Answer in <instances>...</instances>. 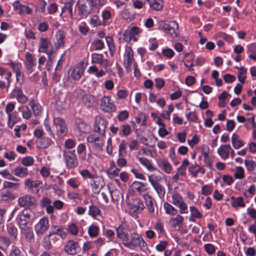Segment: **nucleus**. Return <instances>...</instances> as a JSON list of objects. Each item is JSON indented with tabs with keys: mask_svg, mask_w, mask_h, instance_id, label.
I'll list each match as a JSON object with an SVG mask.
<instances>
[{
	"mask_svg": "<svg viewBox=\"0 0 256 256\" xmlns=\"http://www.w3.org/2000/svg\"><path fill=\"white\" fill-rule=\"evenodd\" d=\"M126 247L130 249H134L139 246L141 249L144 250L146 248V244L142 236L137 233H132L130 234V238L128 237L123 244Z\"/></svg>",
	"mask_w": 256,
	"mask_h": 256,
	"instance_id": "obj_1",
	"label": "nucleus"
},
{
	"mask_svg": "<svg viewBox=\"0 0 256 256\" xmlns=\"http://www.w3.org/2000/svg\"><path fill=\"white\" fill-rule=\"evenodd\" d=\"M123 62L124 68L128 72L132 70V68L136 70V64L135 62L134 56V52L132 48L128 46H125Z\"/></svg>",
	"mask_w": 256,
	"mask_h": 256,
	"instance_id": "obj_2",
	"label": "nucleus"
},
{
	"mask_svg": "<svg viewBox=\"0 0 256 256\" xmlns=\"http://www.w3.org/2000/svg\"><path fill=\"white\" fill-rule=\"evenodd\" d=\"M62 156L68 168H74L78 166V162L75 150H64Z\"/></svg>",
	"mask_w": 256,
	"mask_h": 256,
	"instance_id": "obj_3",
	"label": "nucleus"
},
{
	"mask_svg": "<svg viewBox=\"0 0 256 256\" xmlns=\"http://www.w3.org/2000/svg\"><path fill=\"white\" fill-rule=\"evenodd\" d=\"M104 135L100 134L92 133L89 134L86 138L87 142L96 150H102L104 143Z\"/></svg>",
	"mask_w": 256,
	"mask_h": 256,
	"instance_id": "obj_4",
	"label": "nucleus"
},
{
	"mask_svg": "<svg viewBox=\"0 0 256 256\" xmlns=\"http://www.w3.org/2000/svg\"><path fill=\"white\" fill-rule=\"evenodd\" d=\"M30 216L31 212L28 210L24 209L19 212L16 218V222L20 230L26 227L27 224L30 220Z\"/></svg>",
	"mask_w": 256,
	"mask_h": 256,
	"instance_id": "obj_5",
	"label": "nucleus"
},
{
	"mask_svg": "<svg viewBox=\"0 0 256 256\" xmlns=\"http://www.w3.org/2000/svg\"><path fill=\"white\" fill-rule=\"evenodd\" d=\"M126 202L130 209L134 213L138 214L141 212L144 209V205L142 202L137 198H130L126 196Z\"/></svg>",
	"mask_w": 256,
	"mask_h": 256,
	"instance_id": "obj_6",
	"label": "nucleus"
},
{
	"mask_svg": "<svg viewBox=\"0 0 256 256\" xmlns=\"http://www.w3.org/2000/svg\"><path fill=\"white\" fill-rule=\"evenodd\" d=\"M100 106L102 110L109 113L115 112L116 109L114 104L109 96H104L102 98Z\"/></svg>",
	"mask_w": 256,
	"mask_h": 256,
	"instance_id": "obj_7",
	"label": "nucleus"
},
{
	"mask_svg": "<svg viewBox=\"0 0 256 256\" xmlns=\"http://www.w3.org/2000/svg\"><path fill=\"white\" fill-rule=\"evenodd\" d=\"M49 220L47 217L41 218L34 226V230L38 235L44 234L48 230Z\"/></svg>",
	"mask_w": 256,
	"mask_h": 256,
	"instance_id": "obj_8",
	"label": "nucleus"
},
{
	"mask_svg": "<svg viewBox=\"0 0 256 256\" xmlns=\"http://www.w3.org/2000/svg\"><path fill=\"white\" fill-rule=\"evenodd\" d=\"M18 203L20 207L30 208L35 205L36 199L30 195L26 194L20 197Z\"/></svg>",
	"mask_w": 256,
	"mask_h": 256,
	"instance_id": "obj_9",
	"label": "nucleus"
},
{
	"mask_svg": "<svg viewBox=\"0 0 256 256\" xmlns=\"http://www.w3.org/2000/svg\"><path fill=\"white\" fill-rule=\"evenodd\" d=\"M92 62L97 64L100 66L107 68L110 66V62L108 59L104 58V56L102 54L94 53L92 54Z\"/></svg>",
	"mask_w": 256,
	"mask_h": 256,
	"instance_id": "obj_10",
	"label": "nucleus"
},
{
	"mask_svg": "<svg viewBox=\"0 0 256 256\" xmlns=\"http://www.w3.org/2000/svg\"><path fill=\"white\" fill-rule=\"evenodd\" d=\"M54 124L56 128L58 135L62 138L67 132V128L64 122L60 118H54Z\"/></svg>",
	"mask_w": 256,
	"mask_h": 256,
	"instance_id": "obj_11",
	"label": "nucleus"
},
{
	"mask_svg": "<svg viewBox=\"0 0 256 256\" xmlns=\"http://www.w3.org/2000/svg\"><path fill=\"white\" fill-rule=\"evenodd\" d=\"M64 250L69 254H74L80 251V248L78 242L73 240H69L66 242Z\"/></svg>",
	"mask_w": 256,
	"mask_h": 256,
	"instance_id": "obj_12",
	"label": "nucleus"
},
{
	"mask_svg": "<svg viewBox=\"0 0 256 256\" xmlns=\"http://www.w3.org/2000/svg\"><path fill=\"white\" fill-rule=\"evenodd\" d=\"M11 97L15 98L17 101L22 104H26L28 100V97L24 94L22 89L18 87H15L10 93Z\"/></svg>",
	"mask_w": 256,
	"mask_h": 256,
	"instance_id": "obj_13",
	"label": "nucleus"
},
{
	"mask_svg": "<svg viewBox=\"0 0 256 256\" xmlns=\"http://www.w3.org/2000/svg\"><path fill=\"white\" fill-rule=\"evenodd\" d=\"M25 58L24 66L28 72L31 73L34 71V68L36 65V60L33 56L29 52L26 54Z\"/></svg>",
	"mask_w": 256,
	"mask_h": 256,
	"instance_id": "obj_14",
	"label": "nucleus"
},
{
	"mask_svg": "<svg viewBox=\"0 0 256 256\" xmlns=\"http://www.w3.org/2000/svg\"><path fill=\"white\" fill-rule=\"evenodd\" d=\"M107 124L108 122L106 120L102 118H98L96 120L94 131L96 133L105 136Z\"/></svg>",
	"mask_w": 256,
	"mask_h": 256,
	"instance_id": "obj_15",
	"label": "nucleus"
},
{
	"mask_svg": "<svg viewBox=\"0 0 256 256\" xmlns=\"http://www.w3.org/2000/svg\"><path fill=\"white\" fill-rule=\"evenodd\" d=\"M80 12L82 14H89L93 6V1H78Z\"/></svg>",
	"mask_w": 256,
	"mask_h": 256,
	"instance_id": "obj_16",
	"label": "nucleus"
},
{
	"mask_svg": "<svg viewBox=\"0 0 256 256\" xmlns=\"http://www.w3.org/2000/svg\"><path fill=\"white\" fill-rule=\"evenodd\" d=\"M178 24L175 21H172L168 23H164L163 24V28L164 30L168 32L173 38L178 36Z\"/></svg>",
	"mask_w": 256,
	"mask_h": 256,
	"instance_id": "obj_17",
	"label": "nucleus"
},
{
	"mask_svg": "<svg viewBox=\"0 0 256 256\" xmlns=\"http://www.w3.org/2000/svg\"><path fill=\"white\" fill-rule=\"evenodd\" d=\"M140 32V29L136 26H133L131 28L125 30L122 35L119 37L118 40L120 42L122 40H124L126 42L130 40L134 35Z\"/></svg>",
	"mask_w": 256,
	"mask_h": 256,
	"instance_id": "obj_18",
	"label": "nucleus"
},
{
	"mask_svg": "<svg viewBox=\"0 0 256 256\" xmlns=\"http://www.w3.org/2000/svg\"><path fill=\"white\" fill-rule=\"evenodd\" d=\"M116 232L117 236L122 240V244H124V242H125L128 237V233L127 230L126 225H120L116 228Z\"/></svg>",
	"mask_w": 256,
	"mask_h": 256,
	"instance_id": "obj_19",
	"label": "nucleus"
},
{
	"mask_svg": "<svg viewBox=\"0 0 256 256\" xmlns=\"http://www.w3.org/2000/svg\"><path fill=\"white\" fill-rule=\"evenodd\" d=\"M52 46L50 40L48 38H40L38 42L39 52H46V50L50 48Z\"/></svg>",
	"mask_w": 256,
	"mask_h": 256,
	"instance_id": "obj_20",
	"label": "nucleus"
},
{
	"mask_svg": "<svg viewBox=\"0 0 256 256\" xmlns=\"http://www.w3.org/2000/svg\"><path fill=\"white\" fill-rule=\"evenodd\" d=\"M83 104L88 108H92L96 105L98 102L96 98L90 94H85L82 98Z\"/></svg>",
	"mask_w": 256,
	"mask_h": 256,
	"instance_id": "obj_21",
	"label": "nucleus"
},
{
	"mask_svg": "<svg viewBox=\"0 0 256 256\" xmlns=\"http://www.w3.org/2000/svg\"><path fill=\"white\" fill-rule=\"evenodd\" d=\"M228 144H222L218 148L217 152L222 160H226L228 158V152L230 148Z\"/></svg>",
	"mask_w": 256,
	"mask_h": 256,
	"instance_id": "obj_22",
	"label": "nucleus"
},
{
	"mask_svg": "<svg viewBox=\"0 0 256 256\" xmlns=\"http://www.w3.org/2000/svg\"><path fill=\"white\" fill-rule=\"evenodd\" d=\"M132 187L134 190L138 192L142 196L144 194H146V192L148 190L146 184L143 182L135 181L132 184Z\"/></svg>",
	"mask_w": 256,
	"mask_h": 256,
	"instance_id": "obj_23",
	"label": "nucleus"
},
{
	"mask_svg": "<svg viewBox=\"0 0 256 256\" xmlns=\"http://www.w3.org/2000/svg\"><path fill=\"white\" fill-rule=\"evenodd\" d=\"M143 198L144 200L145 204L149 212L152 214L154 212V202L152 198L148 194H143Z\"/></svg>",
	"mask_w": 256,
	"mask_h": 256,
	"instance_id": "obj_24",
	"label": "nucleus"
},
{
	"mask_svg": "<svg viewBox=\"0 0 256 256\" xmlns=\"http://www.w3.org/2000/svg\"><path fill=\"white\" fill-rule=\"evenodd\" d=\"M15 194L9 190L2 192L0 194V198L2 202L6 203L10 202L16 198Z\"/></svg>",
	"mask_w": 256,
	"mask_h": 256,
	"instance_id": "obj_25",
	"label": "nucleus"
},
{
	"mask_svg": "<svg viewBox=\"0 0 256 256\" xmlns=\"http://www.w3.org/2000/svg\"><path fill=\"white\" fill-rule=\"evenodd\" d=\"M231 140L232 146L234 149H238L245 144V142L242 141L239 136L235 133L232 134Z\"/></svg>",
	"mask_w": 256,
	"mask_h": 256,
	"instance_id": "obj_26",
	"label": "nucleus"
},
{
	"mask_svg": "<svg viewBox=\"0 0 256 256\" xmlns=\"http://www.w3.org/2000/svg\"><path fill=\"white\" fill-rule=\"evenodd\" d=\"M56 42L55 47L56 49L62 48L64 44L65 34L62 30H58L56 34Z\"/></svg>",
	"mask_w": 256,
	"mask_h": 256,
	"instance_id": "obj_27",
	"label": "nucleus"
},
{
	"mask_svg": "<svg viewBox=\"0 0 256 256\" xmlns=\"http://www.w3.org/2000/svg\"><path fill=\"white\" fill-rule=\"evenodd\" d=\"M6 226L8 234L12 239H16L18 234L16 227L12 223L7 224Z\"/></svg>",
	"mask_w": 256,
	"mask_h": 256,
	"instance_id": "obj_28",
	"label": "nucleus"
},
{
	"mask_svg": "<svg viewBox=\"0 0 256 256\" xmlns=\"http://www.w3.org/2000/svg\"><path fill=\"white\" fill-rule=\"evenodd\" d=\"M46 52L44 53L46 54L48 57V60L47 62V65L48 66H52L55 58L56 56V52L53 46L46 50Z\"/></svg>",
	"mask_w": 256,
	"mask_h": 256,
	"instance_id": "obj_29",
	"label": "nucleus"
},
{
	"mask_svg": "<svg viewBox=\"0 0 256 256\" xmlns=\"http://www.w3.org/2000/svg\"><path fill=\"white\" fill-rule=\"evenodd\" d=\"M52 140L48 137L43 136L40 139H38L36 144L38 146L42 148H46L52 144Z\"/></svg>",
	"mask_w": 256,
	"mask_h": 256,
	"instance_id": "obj_30",
	"label": "nucleus"
},
{
	"mask_svg": "<svg viewBox=\"0 0 256 256\" xmlns=\"http://www.w3.org/2000/svg\"><path fill=\"white\" fill-rule=\"evenodd\" d=\"M14 175L23 178L26 177L28 174V170L27 168L22 166H17L15 168L12 170Z\"/></svg>",
	"mask_w": 256,
	"mask_h": 256,
	"instance_id": "obj_31",
	"label": "nucleus"
},
{
	"mask_svg": "<svg viewBox=\"0 0 256 256\" xmlns=\"http://www.w3.org/2000/svg\"><path fill=\"white\" fill-rule=\"evenodd\" d=\"M28 104L31 108L33 114L34 116H38L42 112V107L34 99H30L28 102Z\"/></svg>",
	"mask_w": 256,
	"mask_h": 256,
	"instance_id": "obj_32",
	"label": "nucleus"
},
{
	"mask_svg": "<svg viewBox=\"0 0 256 256\" xmlns=\"http://www.w3.org/2000/svg\"><path fill=\"white\" fill-rule=\"evenodd\" d=\"M190 216L189 218L190 221L194 222L196 218H202V214L197 208L194 206H190Z\"/></svg>",
	"mask_w": 256,
	"mask_h": 256,
	"instance_id": "obj_33",
	"label": "nucleus"
},
{
	"mask_svg": "<svg viewBox=\"0 0 256 256\" xmlns=\"http://www.w3.org/2000/svg\"><path fill=\"white\" fill-rule=\"evenodd\" d=\"M7 115L8 126L12 128L14 125L18 121L20 118L18 117L16 112H14Z\"/></svg>",
	"mask_w": 256,
	"mask_h": 256,
	"instance_id": "obj_34",
	"label": "nucleus"
},
{
	"mask_svg": "<svg viewBox=\"0 0 256 256\" xmlns=\"http://www.w3.org/2000/svg\"><path fill=\"white\" fill-rule=\"evenodd\" d=\"M159 168L166 174H170L172 170V166L166 160H162L158 163Z\"/></svg>",
	"mask_w": 256,
	"mask_h": 256,
	"instance_id": "obj_35",
	"label": "nucleus"
},
{
	"mask_svg": "<svg viewBox=\"0 0 256 256\" xmlns=\"http://www.w3.org/2000/svg\"><path fill=\"white\" fill-rule=\"evenodd\" d=\"M139 162L150 172L154 171L156 168L152 166L149 160L146 158H138Z\"/></svg>",
	"mask_w": 256,
	"mask_h": 256,
	"instance_id": "obj_36",
	"label": "nucleus"
},
{
	"mask_svg": "<svg viewBox=\"0 0 256 256\" xmlns=\"http://www.w3.org/2000/svg\"><path fill=\"white\" fill-rule=\"evenodd\" d=\"M230 198L232 200L231 204L232 207L236 208L238 207L244 208L245 206V203L242 197L234 198V196H232Z\"/></svg>",
	"mask_w": 256,
	"mask_h": 256,
	"instance_id": "obj_37",
	"label": "nucleus"
},
{
	"mask_svg": "<svg viewBox=\"0 0 256 256\" xmlns=\"http://www.w3.org/2000/svg\"><path fill=\"white\" fill-rule=\"evenodd\" d=\"M18 110L22 112V118L28 120L32 116V112L30 108L27 106H20Z\"/></svg>",
	"mask_w": 256,
	"mask_h": 256,
	"instance_id": "obj_38",
	"label": "nucleus"
},
{
	"mask_svg": "<svg viewBox=\"0 0 256 256\" xmlns=\"http://www.w3.org/2000/svg\"><path fill=\"white\" fill-rule=\"evenodd\" d=\"M20 186V182H14L7 180L4 181L2 184V186L4 188H10L15 190L19 189Z\"/></svg>",
	"mask_w": 256,
	"mask_h": 256,
	"instance_id": "obj_39",
	"label": "nucleus"
},
{
	"mask_svg": "<svg viewBox=\"0 0 256 256\" xmlns=\"http://www.w3.org/2000/svg\"><path fill=\"white\" fill-rule=\"evenodd\" d=\"M164 208L167 214L174 216L178 213L177 210L168 202H164Z\"/></svg>",
	"mask_w": 256,
	"mask_h": 256,
	"instance_id": "obj_40",
	"label": "nucleus"
},
{
	"mask_svg": "<svg viewBox=\"0 0 256 256\" xmlns=\"http://www.w3.org/2000/svg\"><path fill=\"white\" fill-rule=\"evenodd\" d=\"M24 186L28 189H32L38 187L40 182L38 180H33L32 178H26L24 180Z\"/></svg>",
	"mask_w": 256,
	"mask_h": 256,
	"instance_id": "obj_41",
	"label": "nucleus"
},
{
	"mask_svg": "<svg viewBox=\"0 0 256 256\" xmlns=\"http://www.w3.org/2000/svg\"><path fill=\"white\" fill-rule=\"evenodd\" d=\"M104 46V42L100 40H96L93 41L90 45L92 50H102Z\"/></svg>",
	"mask_w": 256,
	"mask_h": 256,
	"instance_id": "obj_42",
	"label": "nucleus"
},
{
	"mask_svg": "<svg viewBox=\"0 0 256 256\" xmlns=\"http://www.w3.org/2000/svg\"><path fill=\"white\" fill-rule=\"evenodd\" d=\"M100 210L95 205L91 204L89 206L88 214L92 218H96L100 215Z\"/></svg>",
	"mask_w": 256,
	"mask_h": 256,
	"instance_id": "obj_43",
	"label": "nucleus"
},
{
	"mask_svg": "<svg viewBox=\"0 0 256 256\" xmlns=\"http://www.w3.org/2000/svg\"><path fill=\"white\" fill-rule=\"evenodd\" d=\"M150 6L154 10H160L163 7V1H148Z\"/></svg>",
	"mask_w": 256,
	"mask_h": 256,
	"instance_id": "obj_44",
	"label": "nucleus"
},
{
	"mask_svg": "<svg viewBox=\"0 0 256 256\" xmlns=\"http://www.w3.org/2000/svg\"><path fill=\"white\" fill-rule=\"evenodd\" d=\"M172 203L175 206H178V204L184 202V199L182 196L176 192H174L172 194Z\"/></svg>",
	"mask_w": 256,
	"mask_h": 256,
	"instance_id": "obj_45",
	"label": "nucleus"
},
{
	"mask_svg": "<svg viewBox=\"0 0 256 256\" xmlns=\"http://www.w3.org/2000/svg\"><path fill=\"white\" fill-rule=\"evenodd\" d=\"M236 68L238 70V80L242 84H244L246 78V69L242 66Z\"/></svg>",
	"mask_w": 256,
	"mask_h": 256,
	"instance_id": "obj_46",
	"label": "nucleus"
},
{
	"mask_svg": "<svg viewBox=\"0 0 256 256\" xmlns=\"http://www.w3.org/2000/svg\"><path fill=\"white\" fill-rule=\"evenodd\" d=\"M120 170L117 168L115 164L112 162L110 168L108 169V172L110 176L116 177L118 176L119 175Z\"/></svg>",
	"mask_w": 256,
	"mask_h": 256,
	"instance_id": "obj_47",
	"label": "nucleus"
},
{
	"mask_svg": "<svg viewBox=\"0 0 256 256\" xmlns=\"http://www.w3.org/2000/svg\"><path fill=\"white\" fill-rule=\"evenodd\" d=\"M99 228L98 226L95 224L90 225L88 228V234L90 237H96L98 234Z\"/></svg>",
	"mask_w": 256,
	"mask_h": 256,
	"instance_id": "obj_48",
	"label": "nucleus"
},
{
	"mask_svg": "<svg viewBox=\"0 0 256 256\" xmlns=\"http://www.w3.org/2000/svg\"><path fill=\"white\" fill-rule=\"evenodd\" d=\"M184 220V218L182 216L180 215H177L175 218L172 219L171 221L172 222V225L174 227H178V228H180Z\"/></svg>",
	"mask_w": 256,
	"mask_h": 256,
	"instance_id": "obj_49",
	"label": "nucleus"
},
{
	"mask_svg": "<svg viewBox=\"0 0 256 256\" xmlns=\"http://www.w3.org/2000/svg\"><path fill=\"white\" fill-rule=\"evenodd\" d=\"M84 70L82 68H77L73 70L71 76L74 80H78L82 75Z\"/></svg>",
	"mask_w": 256,
	"mask_h": 256,
	"instance_id": "obj_50",
	"label": "nucleus"
},
{
	"mask_svg": "<svg viewBox=\"0 0 256 256\" xmlns=\"http://www.w3.org/2000/svg\"><path fill=\"white\" fill-rule=\"evenodd\" d=\"M11 243V240L8 236H3L0 238V244L2 247L7 248Z\"/></svg>",
	"mask_w": 256,
	"mask_h": 256,
	"instance_id": "obj_51",
	"label": "nucleus"
},
{
	"mask_svg": "<svg viewBox=\"0 0 256 256\" xmlns=\"http://www.w3.org/2000/svg\"><path fill=\"white\" fill-rule=\"evenodd\" d=\"M68 232L73 236L78 235V228L74 223H70L68 224Z\"/></svg>",
	"mask_w": 256,
	"mask_h": 256,
	"instance_id": "obj_52",
	"label": "nucleus"
},
{
	"mask_svg": "<svg viewBox=\"0 0 256 256\" xmlns=\"http://www.w3.org/2000/svg\"><path fill=\"white\" fill-rule=\"evenodd\" d=\"M153 188L156 191L158 197L160 198H164L165 195V189L163 186L159 184Z\"/></svg>",
	"mask_w": 256,
	"mask_h": 256,
	"instance_id": "obj_53",
	"label": "nucleus"
},
{
	"mask_svg": "<svg viewBox=\"0 0 256 256\" xmlns=\"http://www.w3.org/2000/svg\"><path fill=\"white\" fill-rule=\"evenodd\" d=\"M67 184L72 188H76L80 185V181L75 178H71L66 182Z\"/></svg>",
	"mask_w": 256,
	"mask_h": 256,
	"instance_id": "obj_54",
	"label": "nucleus"
},
{
	"mask_svg": "<svg viewBox=\"0 0 256 256\" xmlns=\"http://www.w3.org/2000/svg\"><path fill=\"white\" fill-rule=\"evenodd\" d=\"M52 234H50L46 236L44 238L42 246L46 250H49L52 248V244L50 241V236Z\"/></svg>",
	"mask_w": 256,
	"mask_h": 256,
	"instance_id": "obj_55",
	"label": "nucleus"
},
{
	"mask_svg": "<svg viewBox=\"0 0 256 256\" xmlns=\"http://www.w3.org/2000/svg\"><path fill=\"white\" fill-rule=\"evenodd\" d=\"M21 232L24 234L26 239L28 240H31L34 238V234L32 231L29 230L27 227L20 230Z\"/></svg>",
	"mask_w": 256,
	"mask_h": 256,
	"instance_id": "obj_56",
	"label": "nucleus"
},
{
	"mask_svg": "<svg viewBox=\"0 0 256 256\" xmlns=\"http://www.w3.org/2000/svg\"><path fill=\"white\" fill-rule=\"evenodd\" d=\"M234 176L236 178L238 179H242L244 177V170L242 166L236 167Z\"/></svg>",
	"mask_w": 256,
	"mask_h": 256,
	"instance_id": "obj_57",
	"label": "nucleus"
},
{
	"mask_svg": "<svg viewBox=\"0 0 256 256\" xmlns=\"http://www.w3.org/2000/svg\"><path fill=\"white\" fill-rule=\"evenodd\" d=\"M245 165L248 171L254 170L256 166V162L252 160H245Z\"/></svg>",
	"mask_w": 256,
	"mask_h": 256,
	"instance_id": "obj_58",
	"label": "nucleus"
},
{
	"mask_svg": "<svg viewBox=\"0 0 256 256\" xmlns=\"http://www.w3.org/2000/svg\"><path fill=\"white\" fill-rule=\"evenodd\" d=\"M44 125L45 130L48 132V135L50 136L51 137H52V138H54V135L51 130V128L50 126V124L49 120L48 119L46 118L44 120Z\"/></svg>",
	"mask_w": 256,
	"mask_h": 256,
	"instance_id": "obj_59",
	"label": "nucleus"
},
{
	"mask_svg": "<svg viewBox=\"0 0 256 256\" xmlns=\"http://www.w3.org/2000/svg\"><path fill=\"white\" fill-rule=\"evenodd\" d=\"M126 142L122 140L119 145L118 147V156H123L126 154Z\"/></svg>",
	"mask_w": 256,
	"mask_h": 256,
	"instance_id": "obj_60",
	"label": "nucleus"
},
{
	"mask_svg": "<svg viewBox=\"0 0 256 256\" xmlns=\"http://www.w3.org/2000/svg\"><path fill=\"white\" fill-rule=\"evenodd\" d=\"M106 42L108 46L109 50L110 52H113L114 51L115 46L112 38L111 36L106 37Z\"/></svg>",
	"mask_w": 256,
	"mask_h": 256,
	"instance_id": "obj_61",
	"label": "nucleus"
},
{
	"mask_svg": "<svg viewBox=\"0 0 256 256\" xmlns=\"http://www.w3.org/2000/svg\"><path fill=\"white\" fill-rule=\"evenodd\" d=\"M34 160L32 158L26 156L22 158V163L24 166H30L33 164Z\"/></svg>",
	"mask_w": 256,
	"mask_h": 256,
	"instance_id": "obj_62",
	"label": "nucleus"
},
{
	"mask_svg": "<svg viewBox=\"0 0 256 256\" xmlns=\"http://www.w3.org/2000/svg\"><path fill=\"white\" fill-rule=\"evenodd\" d=\"M168 246V242L166 241H160V242L156 246V249L158 252H162Z\"/></svg>",
	"mask_w": 256,
	"mask_h": 256,
	"instance_id": "obj_63",
	"label": "nucleus"
},
{
	"mask_svg": "<svg viewBox=\"0 0 256 256\" xmlns=\"http://www.w3.org/2000/svg\"><path fill=\"white\" fill-rule=\"evenodd\" d=\"M10 256H24L20 250L16 246H12Z\"/></svg>",
	"mask_w": 256,
	"mask_h": 256,
	"instance_id": "obj_64",
	"label": "nucleus"
}]
</instances>
